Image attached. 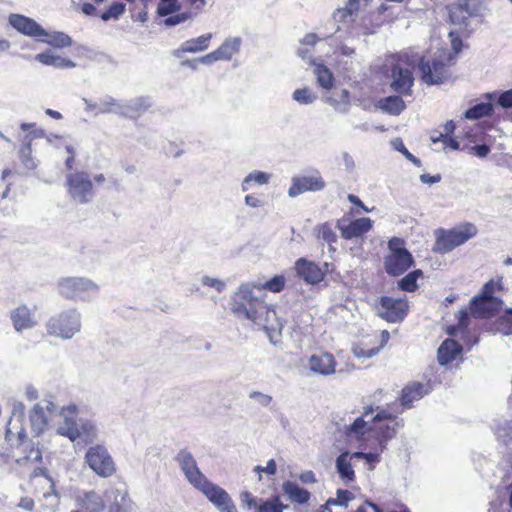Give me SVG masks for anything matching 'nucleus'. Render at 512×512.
<instances>
[{
	"instance_id": "nucleus-30",
	"label": "nucleus",
	"mask_w": 512,
	"mask_h": 512,
	"mask_svg": "<svg viewBox=\"0 0 512 512\" xmlns=\"http://www.w3.org/2000/svg\"><path fill=\"white\" fill-rule=\"evenodd\" d=\"M485 98L487 102H480L468 108L464 112V117L469 120H478L493 114L494 106L492 101L494 100L495 95L493 93H486Z\"/></svg>"
},
{
	"instance_id": "nucleus-1",
	"label": "nucleus",
	"mask_w": 512,
	"mask_h": 512,
	"mask_svg": "<svg viewBox=\"0 0 512 512\" xmlns=\"http://www.w3.org/2000/svg\"><path fill=\"white\" fill-rule=\"evenodd\" d=\"M403 427L402 420H397L387 409L373 405L364 407L361 416L345 426L344 434L348 441H356L368 452H377L378 458L387 449V444L395 438L397 430Z\"/></svg>"
},
{
	"instance_id": "nucleus-55",
	"label": "nucleus",
	"mask_w": 512,
	"mask_h": 512,
	"mask_svg": "<svg viewBox=\"0 0 512 512\" xmlns=\"http://www.w3.org/2000/svg\"><path fill=\"white\" fill-rule=\"evenodd\" d=\"M496 289L501 290L502 284L499 282H494L493 280H490L483 285L481 292L478 296H480V297H495L493 295V293Z\"/></svg>"
},
{
	"instance_id": "nucleus-32",
	"label": "nucleus",
	"mask_w": 512,
	"mask_h": 512,
	"mask_svg": "<svg viewBox=\"0 0 512 512\" xmlns=\"http://www.w3.org/2000/svg\"><path fill=\"white\" fill-rule=\"evenodd\" d=\"M35 60L46 66H52L54 68H74L76 64L67 58H63L59 55H55L51 50L39 53L35 56Z\"/></svg>"
},
{
	"instance_id": "nucleus-46",
	"label": "nucleus",
	"mask_w": 512,
	"mask_h": 512,
	"mask_svg": "<svg viewBox=\"0 0 512 512\" xmlns=\"http://www.w3.org/2000/svg\"><path fill=\"white\" fill-rule=\"evenodd\" d=\"M391 144L396 151L400 152L406 159L411 161L416 167L422 166L421 160L409 152L401 138L394 139L391 142Z\"/></svg>"
},
{
	"instance_id": "nucleus-12",
	"label": "nucleus",
	"mask_w": 512,
	"mask_h": 512,
	"mask_svg": "<svg viewBox=\"0 0 512 512\" xmlns=\"http://www.w3.org/2000/svg\"><path fill=\"white\" fill-rule=\"evenodd\" d=\"M408 313V303L404 299L382 296L379 299L377 315L387 322L399 323Z\"/></svg>"
},
{
	"instance_id": "nucleus-4",
	"label": "nucleus",
	"mask_w": 512,
	"mask_h": 512,
	"mask_svg": "<svg viewBox=\"0 0 512 512\" xmlns=\"http://www.w3.org/2000/svg\"><path fill=\"white\" fill-rule=\"evenodd\" d=\"M454 56L448 50H438L430 58L421 57L418 68L421 79L427 85H439L449 77V67L453 64Z\"/></svg>"
},
{
	"instance_id": "nucleus-49",
	"label": "nucleus",
	"mask_w": 512,
	"mask_h": 512,
	"mask_svg": "<svg viewBox=\"0 0 512 512\" xmlns=\"http://www.w3.org/2000/svg\"><path fill=\"white\" fill-rule=\"evenodd\" d=\"M285 278L282 275H275L270 280L266 281L262 288L271 292H280L284 289Z\"/></svg>"
},
{
	"instance_id": "nucleus-42",
	"label": "nucleus",
	"mask_w": 512,
	"mask_h": 512,
	"mask_svg": "<svg viewBox=\"0 0 512 512\" xmlns=\"http://www.w3.org/2000/svg\"><path fill=\"white\" fill-rule=\"evenodd\" d=\"M121 105L122 102L107 95L99 101L97 114L114 113L121 116Z\"/></svg>"
},
{
	"instance_id": "nucleus-31",
	"label": "nucleus",
	"mask_w": 512,
	"mask_h": 512,
	"mask_svg": "<svg viewBox=\"0 0 512 512\" xmlns=\"http://www.w3.org/2000/svg\"><path fill=\"white\" fill-rule=\"evenodd\" d=\"M282 491L288 500L294 504H306L310 500V492L300 487L297 482H283Z\"/></svg>"
},
{
	"instance_id": "nucleus-33",
	"label": "nucleus",
	"mask_w": 512,
	"mask_h": 512,
	"mask_svg": "<svg viewBox=\"0 0 512 512\" xmlns=\"http://www.w3.org/2000/svg\"><path fill=\"white\" fill-rule=\"evenodd\" d=\"M11 320L16 331L32 328L35 325L30 310L26 306L17 307L11 312Z\"/></svg>"
},
{
	"instance_id": "nucleus-6",
	"label": "nucleus",
	"mask_w": 512,
	"mask_h": 512,
	"mask_svg": "<svg viewBox=\"0 0 512 512\" xmlns=\"http://www.w3.org/2000/svg\"><path fill=\"white\" fill-rule=\"evenodd\" d=\"M81 326L80 312L76 308H70L52 316L46 324V329L49 335L70 340L80 332Z\"/></svg>"
},
{
	"instance_id": "nucleus-38",
	"label": "nucleus",
	"mask_w": 512,
	"mask_h": 512,
	"mask_svg": "<svg viewBox=\"0 0 512 512\" xmlns=\"http://www.w3.org/2000/svg\"><path fill=\"white\" fill-rule=\"evenodd\" d=\"M314 74L317 78V83L323 89H331L334 84V76L330 69L322 63L315 64Z\"/></svg>"
},
{
	"instance_id": "nucleus-25",
	"label": "nucleus",
	"mask_w": 512,
	"mask_h": 512,
	"mask_svg": "<svg viewBox=\"0 0 512 512\" xmlns=\"http://www.w3.org/2000/svg\"><path fill=\"white\" fill-rule=\"evenodd\" d=\"M77 509L71 512H99L103 507V499L94 491L79 492L75 495Z\"/></svg>"
},
{
	"instance_id": "nucleus-44",
	"label": "nucleus",
	"mask_w": 512,
	"mask_h": 512,
	"mask_svg": "<svg viewBox=\"0 0 512 512\" xmlns=\"http://www.w3.org/2000/svg\"><path fill=\"white\" fill-rule=\"evenodd\" d=\"M125 9L126 5L123 2H114L100 14V18L104 22L109 20H118L125 12Z\"/></svg>"
},
{
	"instance_id": "nucleus-17",
	"label": "nucleus",
	"mask_w": 512,
	"mask_h": 512,
	"mask_svg": "<svg viewBox=\"0 0 512 512\" xmlns=\"http://www.w3.org/2000/svg\"><path fill=\"white\" fill-rule=\"evenodd\" d=\"M503 306L499 297L474 296L470 302V311L475 318H489L496 315Z\"/></svg>"
},
{
	"instance_id": "nucleus-56",
	"label": "nucleus",
	"mask_w": 512,
	"mask_h": 512,
	"mask_svg": "<svg viewBox=\"0 0 512 512\" xmlns=\"http://www.w3.org/2000/svg\"><path fill=\"white\" fill-rule=\"evenodd\" d=\"M249 398L255 400L259 405L267 407L272 402V396L259 391L249 393Z\"/></svg>"
},
{
	"instance_id": "nucleus-58",
	"label": "nucleus",
	"mask_w": 512,
	"mask_h": 512,
	"mask_svg": "<svg viewBox=\"0 0 512 512\" xmlns=\"http://www.w3.org/2000/svg\"><path fill=\"white\" fill-rule=\"evenodd\" d=\"M497 105L502 108L512 107V89L503 91L496 99Z\"/></svg>"
},
{
	"instance_id": "nucleus-26",
	"label": "nucleus",
	"mask_w": 512,
	"mask_h": 512,
	"mask_svg": "<svg viewBox=\"0 0 512 512\" xmlns=\"http://www.w3.org/2000/svg\"><path fill=\"white\" fill-rule=\"evenodd\" d=\"M212 38V34H204L197 38L187 40L181 46L175 49L172 54L178 59H182L185 53H197L204 51L208 47V42Z\"/></svg>"
},
{
	"instance_id": "nucleus-11",
	"label": "nucleus",
	"mask_w": 512,
	"mask_h": 512,
	"mask_svg": "<svg viewBox=\"0 0 512 512\" xmlns=\"http://www.w3.org/2000/svg\"><path fill=\"white\" fill-rule=\"evenodd\" d=\"M89 467L100 477H111L115 472L114 461L108 450L102 445L90 447L85 455Z\"/></svg>"
},
{
	"instance_id": "nucleus-23",
	"label": "nucleus",
	"mask_w": 512,
	"mask_h": 512,
	"mask_svg": "<svg viewBox=\"0 0 512 512\" xmlns=\"http://www.w3.org/2000/svg\"><path fill=\"white\" fill-rule=\"evenodd\" d=\"M176 461L187 480H207L199 470L193 455L187 449L178 452Z\"/></svg>"
},
{
	"instance_id": "nucleus-8",
	"label": "nucleus",
	"mask_w": 512,
	"mask_h": 512,
	"mask_svg": "<svg viewBox=\"0 0 512 512\" xmlns=\"http://www.w3.org/2000/svg\"><path fill=\"white\" fill-rule=\"evenodd\" d=\"M60 295L73 301H87L98 293V285L86 277H66L58 282Z\"/></svg>"
},
{
	"instance_id": "nucleus-61",
	"label": "nucleus",
	"mask_w": 512,
	"mask_h": 512,
	"mask_svg": "<svg viewBox=\"0 0 512 512\" xmlns=\"http://www.w3.org/2000/svg\"><path fill=\"white\" fill-rule=\"evenodd\" d=\"M351 17V11L344 8V9H337L333 13V20L335 22H345L347 18Z\"/></svg>"
},
{
	"instance_id": "nucleus-64",
	"label": "nucleus",
	"mask_w": 512,
	"mask_h": 512,
	"mask_svg": "<svg viewBox=\"0 0 512 512\" xmlns=\"http://www.w3.org/2000/svg\"><path fill=\"white\" fill-rule=\"evenodd\" d=\"M420 181L424 184H435V183H438L441 181V175L440 174H435V175L421 174Z\"/></svg>"
},
{
	"instance_id": "nucleus-3",
	"label": "nucleus",
	"mask_w": 512,
	"mask_h": 512,
	"mask_svg": "<svg viewBox=\"0 0 512 512\" xmlns=\"http://www.w3.org/2000/svg\"><path fill=\"white\" fill-rule=\"evenodd\" d=\"M229 305L235 317L251 320L255 323L271 313L264 299L254 294L253 286L250 283L239 286L232 295ZM272 313L275 312L272 311Z\"/></svg>"
},
{
	"instance_id": "nucleus-34",
	"label": "nucleus",
	"mask_w": 512,
	"mask_h": 512,
	"mask_svg": "<svg viewBox=\"0 0 512 512\" xmlns=\"http://www.w3.org/2000/svg\"><path fill=\"white\" fill-rule=\"evenodd\" d=\"M29 422L36 435L43 433L48 424V418L44 411V407L40 404H35L29 413Z\"/></svg>"
},
{
	"instance_id": "nucleus-14",
	"label": "nucleus",
	"mask_w": 512,
	"mask_h": 512,
	"mask_svg": "<svg viewBox=\"0 0 512 512\" xmlns=\"http://www.w3.org/2000/svg\"><path fill=\"white\" fill-rule=\"evenodd\" d=\"M329 264L323 263L322 266L310 261L306 258H299L295 262V269L297 274L308 284L320 283L328 270Z\"/></svg>"
},
{
	"instance_id": "nucleus-29",
	"label": "nucleus",
	"mask_w": 512,
	"mask_h": 512,
	"mask_svg": "<svg viewBox=\"0 0 512 512\" xmlns=\"http://www.w3.org/2000/svg\"><path fill=\"white\" fill-rule=\"evenodd\" d=\"M16 433L20 440V447L22 448V450L25 451L27 448H30L27 455L16 460L17 463L20 465L27 463H31L32 465H34L36 462L41 461V451L39 450V448H35L33 444L27 441V435L24 428L20 427V429L17 430Z\"/></svg>"
},
{
	"instance_id": "nucleus-35",
	"label": "nucleus",
	"mask_w": 512,
	"mask_h": 512,
	"mask_svg": "<svg viewBox=\"0 0 512 512\" xmlns=\"http://www.w3.org/2000/svg\"><path fill=\"white\" fill-rule=\"evenodd\" d=\"M378 107L390 115H399L406 105L400 96L391 95L380 99Z\"/></svg>"
},
{
	"instance_id": "nucleus-57",
	"label": "nucleus",
	"mask_w": 512,
	"mask_h": 512,
	"mask_svg": "<svg viewBox=\"0 0 512 512\" xmlns=\"http://www.w3.org/2000/svg\"><path fill=\"white\" fill-rule=\"evenodd\" d=\"M201 283L204 286H210V287L215 288L219 293L222 292L225 288V283L222 280L217 279V278H212L209 276H203L201 278Z\"/></svg>"
},
{
	"instance_id": "nucleus-52",
	"label": "nucleus",
	"mask_w": 512,
	"mask_h": 512,
	"mask_svg": "<svg viewBox=\"0 0 512 512\" xmlns=\"http://www.w3.org/2000/svg\"><path fill=\"white\" fill-rule=\"evenodd\" d=\"M191 17H192L191 13H188V12L178 13V14L174 13V14L166 16V18L164 20V25L167 27H173V26H176L178 24H181V23L187 21Z\"/></svg>"
},
{
	"instance_id": "nucleus-21",
	"label": "nucleus",
	"mask_w": 512,
	"mask_h": 512,
	"mask_svg": "<svg viewBox=\"0 0 512 512\" xmlns=\"http://www.w3.org/2000/svg\"><path fill=\"white\" fill-rule=\"evenodd\" d=\"M342 223L343 220H338L336 228L340 230L341 236L346 240L361 237L371 230L373 224L372 220L368 217L355 219L346 226Z\"/></svg>"
},
{
	"instance_id": "nucleus-36",
	"label": "nucleus",
	"mask_w": 512,
	"mask_h": 512,
	"mask_svg": "<svg viewBox=\"0 0 512 512\" xmlns=\"http://www.w3.org/2000/svg\"><path fill=\"white\" fill-rule=\"evenodd\" d=\"M24 412H25L24 404L20 401L13 400L12 401L11 417L8 422V427H7V432H6L7 436L14 434L12 429H15V430L18 429L16 424H19V425L22 424V421L24 419Z\"/></svg>"
},
{
	"instance_id": "nucleus-43",
	"label": "nucleus",
	"mask_w": 512,
	"mask_h": 512,
	"mask_svg": "<svg viewBox=\"0 0 512 512\" xmlns=\"http://www.w3.org/2000/svg\"><path fill=\"white\" fill-rule=\"evenodd\" d=\"M317 236L329 245L330 251H335L332 244L337 242L338 237L330 223L325 222L319 225L317 227Z\"/></svg>"
},
{
	"instance_id": "nucleus-48",
	"label": "nucleus",
	"mask_w": 512,
	"mask_h": 512,
	"mask_svg": "<svg viewBox=\"0 0 512 512\" xmlns=\"http://www.w3.org/2000/svg\"><path fill=\"white\" fill-rule=\"evenodd\" d=\"M32 149L30 141L24 143L19 150V158L25 168L32 170L36 167V163L31 157Z\"/></svg>"
},
{
	"instance_id": "nucleus-24",
	"label": "nucleus",
	"mask_w": 512,
	"mask_h": 512,
	"mask_svg": "<svg viewBox=\"0 0 512 512\" xmlns=\"http://www.w3.org/2000/svg\"><path fill=\"white\" fill-rule=\"evenodd\" d=\"M309 368L312 372L320 375H331L335 373L336 360L331 353L323 352L314 354L309 358Z\"/></svg>"
},
{
	"instance_id": "nucleus-20",
	"label": "nucleus",
	"mask_w": 512,
	"mask_h": 512,
	"mask_svg": "<svg viewBox=\"0 0 512 512\" xmlns=\"http://www.w3.org/2000/svg\"><path fill=\"white\" fill-rule=\"evenodd\" d=\"M391 77L392 82L390 86L393 91L402 95H411L414 77L410 70L394 65L391 70Z\"/></svg>"
},
{
	"instance_id": "nucleus-16",
	"label": "nucleus",
	"mask_w": 512,
	"mask_h": 512,
	"mask_svg": "<svg viewBox=\"0 0 512 512\" xmlns=\"http://www.w3.org/2000/svg\"><path fill=\"white\" fill-rule=\"evenodd\" d=\"M414 265V258L408 249L394 251L384 259V268L388 275L399 276Z\"/></svg>"
},
{
	"instance_id": "nucleus-54",
	"label": "nucleus",
	"mask_w": 512,
	"mask_h": 512,
	"mask_svg": "<svg viewBox=\"0 0 512 512\" xmlns=\"http://www.w3.org/2000/svg\"><path fill=\"white\" fill-rule=\"evenodd\" d=\"M380 351L379 347L374 348H364L362 346H357L353 349V353L357 358H365L369 359L377 355Z\"/></svg>"
},
{
	"instance_id": "nucleus-9",
	"label": "nucleus",
	"mask_w": 512,
	"mask_h": 512,
	"mask_svg": "<svg viewBox=\"0 0 512 512\" xmlns=\"http://www.w3.org/2000/svg\"><path fill=\"white\" fill-rule=\"evenodd\" d=\"M66 186L69 196L77 203L87 204L94 197L93 184L87 172L75 171L67 174Z\"/></svg>"
},
{
	"instance_id": "nucleus-59",
	"label": "nucleus",
	"mask_w": 512,
	"mask_h": 512,
	"mask_svg": "<svg viewBox=\"0 0 512 512\" xmlns=\"http://www.w3.org/2000/svg\"><path fill=\"white\" fill-rule=\"evenodd\" d=\"M471 153L478 158H485L491 151L486 144H476L470 148Z\"/></svg>"
},
{
	"instance_id": "nucleus-7",
	"label": "nucleus",
	"mask_w": 512,
	"mask_h": 512,
	"mask_svg": "<svg viewBox=\"0 0 512 512\" xmlns=\"http://www.w3.org/2000/svg\"><path fill=\"white\" fill-rule=\"evenodd\" d=\"M379 462L380 458H378L377 452L358 451L350 453L345 451L337 457L335 464L342 480H354L355 474L353 467H356L358 463L367 466L368 470H373Z\"/></svg>"
},
{
	"instance_id": "nucleus-39",
	"label": "nucleus",
	"mask_w": 512,
	"mask_h": 512,
	"mask_svg": "<svg viewBox=\"0 0 512 512\" xmlns=\"http://www.w3.org/2000/svg\"><path fill=\"white\" fill-rule=\"evenodd\" d=\"M492 329L506 336L512 335V308H507L503 315L495 319Z\"/></svg>"
},
{
	"instance_id": "nucleus-28",
	"label": "nucleus",
	"mask_w": 512,
	"mask_h": 512,
	"mask_svg": "<svg viewBox=\"0 0 512 512\" xmlns=\"http://www.w3.org/2000/svg\"><path fill=\"white\" fill-rule=\"evenodd\" d=\"M429 393L427 385L420 382H414L406 386L401 393L400 402L404 408H411L414 401L423 398Z\"/></svg>"
},
{
	"instance_id": "nucleus-45",
	"label": "nucleus",
	"mask_w": 512,
	"mask_h": 512,
	"mask_svg": "<svg viewBox=\"0 0 512 512\" xmlns=\"http://www.w3.org/2000/svg\"><path fill=\"white\" fill-rule=\"evenodd\" d=\"M181 9V4L178 0H159L156 13L160 17L177 13Z\"/></svg>"
},
{
	"instance_id": "nucleus-5",
	"label": "nucleus",
	"mask_w": 512,
	"mask_h": 512,
	"mask_svg": "<svg viewBox=\"0 0 512 512\" xmlns=\"http://www.w3.org/2000/svg\"><path fill=\"white\" fill-rule=\"evenodd\" d=\"M435 233L436 241L434 251L440 254H446L475 237L478 233V229L476 225L471 222H463L451 229L439 228Z\"/></svg>"
},
{
	"instance_id": "nucleus-27",
	"label": "nucleus",
	"mask_w": 512,
	"mask_h": 512,
	"mask_svg": "<svg viewBox=\"0 0 512 512\" xmlns=\"http://www.w3.org/2000/svg\"><path fill=\"white\" fill-rule=\"evenodd\" d=\"M462 353V346L454 339H445L437 351L438 363L441 366L453 362Z\"/></svg>"
},
{
	"instance_id": "nucleus-10",
	"label": "nucleus",
	"mask_w": 512,
	"mask_h": 512,
	"mask_svg": "<svg viewBox=\"0 0 512 512\" xmlns=\"http://www.w3.org/2000/svg\"><path fill=\"white\" fill-rule=\"evenodd\" d=\"M449 21L453 25L467 28L469 18L477 17L481 14V0H457L447 7Z\"/></svg>"
},
{
	"instance_id": "nucleus-15",
	"label": "nucleus",
	"mask_w": 512,
	"mask_h": 512,
	"mask_svg": "<svg viewBox=\"0 0 512 512\" xmlns=\"http://www.w3.org/2000/svg\"><path fill=\"white\" fill-rule=\"evenodd\" d=\"M9 24L19 33L27 37L41 41L43 35H47V31L33 18L22 14H10L8 17Z\"/></svg>"
},
{
	"instance_id": "nucleus-60",
	"label": "nucleus",
	"mask_w": 512,
	"mask_h": 512,
	"mask_svg": "<svg viewBox=\"0 0 512 512\" xmlns=\"http://www.w3.org/2000/svg\"><path fill=\"white\" fill-rule=\"evenodd\" d=\"M404 241L401 238L393 237L388 241V248L390 253L393 254L394 251H400L406 249L404 246Z\"/></svg>"
},
{
	"instance_id": "nucleus-18",
	"label": "nucleus",
	"mask_w": 512,
	"mask_h": 512,
	"mask_svg": "<svg viewBox=\"0 0 512 512\" xmlns=\"http://www.w3.org/2000/svg\"><path fill=\"white\" fill-rule=\"evenodd\" d=\"M241 502L248 509H255L256 512H283L288 508V505H284L279 495H273L267 500H260L257 503L256 499L248 491L242 492L240 495Z\"/></svg>"
},
{
	"instance_id": "nucleus-22",
	"label": "nucleus",
	"mask_w": 512,
	"mask_h": 512,
	"mask_svg": "<svg viewBox=\"0 0 512 512\" xmlns=\"http://www.w3.org/2000/svg\"><path fill=\"white\" fill-rule=\"evenodd\" d=\"M153 103L149 96H139L122 102L121 117L138 119L142 114L152 107Z\"/></svg>"
},
{
	"instance_id": "nucleus-62",
	"label": "nucleus",
	"mask_w": 512,
	"mask_h": 512,
	"mask_svg": "<svg viewBox=\"0 0 512 512\" xmlns=\"http://www.w3.org/2000/svg\"><path fill=\"white\" fill-rule=\"evenodd\" d=\"M198 59H199V63L206 64V65L212 64L213 62L220 60L219 54L217 53L216 50L207 55L199 57Z\"/></svg>"
},
{
	"instance_id": "nucleus-19",
	"label": "nucleus",
	"mask_w": 512,
	"mask_h": 512,
	"mask_svg": "<svg viewBox=\"0 0 512 512\" xmlns=\"http://www.w3.org/2000/svg\"><path fill=\"white\" fill-rule=\"evenodd\" d=\"M325 186V181L319 175L294 177L292 178V184L288 190V195L291 198H295L307 191H321Z\"/></svg>"
},
{
	"instance_id": "nucleus-13",
	"label": "nucleus",
	"mask_w": 512,
	"mask_h": 512,
	"mask_svg": "<svg viewBox=\"0 0 512 512\" xmlns=\"http://www.w3.org/2000/svg\"><path fill=\"white\" fill-rule=\"evenodd\" d=\"M195 488L201 491L221 512H238L229 495L212 482H193Z\"/></svg>"
},
{
	"instance_id": "nucleus-63",
	"label": "nucleus",
	"mask_w": 512,
	"mask_h": 512,
	"mask_svg": "<svg viewBox=\"0 0 512 512\" xmlns=\"http://www.w3.org/2000/svg\"><path fill=\"white\" fill-rule=\"evenodd\" d=\"M342 158H343L345 170L347 172H352L355 168V162H354L352 156L348 152H343Z\"/></svg>"
},
{
	"instance_id": "nucleus-47",
	"label": "nucleus",
	"mask_w": 512,
	"mask_h": 512,
	"mask_svg": "<svg viewBox=\"0 0 512 512\" xmlns=\"http://www.w3.org/2000/svg\"><path fill=\"white\" fill-rule=\"evenodd\" d=\"M316 98L309 88L296 89L292 94V99L303 105L312 104Z\"/></svg>"
},
{
	"instance_id": "nucleus-51",
	"label": "nucleus",
	"mask_w": 512,
	"mask_h": 512,
	"mask_svg": "<svg viewBox=\"0 0 512 512\" xmlns=\"http://www.w3.org/2000/svg\"><path fill=\"white\" fill-rule=\"evenodd\" d=\"M497 435L506 444L512 443V420L504 421L497 429Z\"/></svg>"
},
{
	"instance_id": "nucleus-41",
	"label": "nucleus",
	"mask_w": 512,
	"mask_h": 512,
	"mask_svg": "<svg viewBox=\"0 0 512 512\" xmlns=\"http://www.w3.org/2000/svg\"><path fill=\"white\" fill-rule=\"evenodd\" d=\"M271 174L263 171L254 170L249 173L242 181L241 190L246 192L250 189L252 183L256 185H265L269 183Z\"/></svg>"
},
{
	"instance_id": "nucleus-53",
	"label": "nucleus",
	"mask_w": 512,
	"mask_h": 512,
	"mask_svg": "<svg viewBox=\"0 0 512 512\" xmlns=\"http://www.w3.org/2000/svg\"><path fill=\"white\" fill-rule=\"evenodd\" d=\"M354 498V494L349 490H341L337 491L336 498H329L328 503H333V505H347V503Z\"/></svg>"
},
{
	"instance_id": "nucleus-50",
	"label": "nucleus",
	"mask_w": 512,
	"mask_h": 512,
	"mask_svg": "<svg viewBox=\"0 0 512 512\" xmlns=\"http://www.w3.org/2000/svg\"><path fill=\"white\" fill-rule=\"evenodd\" d=\"M397 286L400 290L406 292H414L418 288L417 281L410 273L401 278L398 281Z\"/></svg>"
},
{
	"instance_id": "nucleus-2",
	"label": "nucleus",
	"mask_w": 512,
	"mask_h": 512,
	"mask_svg": "<svg viewBox=\"0 0 512 512\" xmlns=\"http://www.w3.org/2000/svg\"><path fill=\"white\" fill-rule=\"evenodd\" d=\"M44 411L50 415L59 414L63 422L59 423L57 433L74 442L78 439L85 443L93 442L97 436V428L93 421L78 417L79 408L75 404L58 407L54 402L47 401Z\"/></svg>"
},
{
	"instance_id": "nucleus-40",
	"label": "nucleus",
	"mask_w": 512,
	"mask_h": 512,
	"mask_svg": "<svg viewBox=\"0 0 512 512\" xmlns=\"http://www.w3.org/2000/svg\"><path fill=\"white\" fill-rule=\"evenodd\" d=\"M240 45L241 39L238 37L226 39L223 44L216 49L220 60H230L232 56L239 51Z\"/></svg>"
},
{
	"instance_id": "nucleus-37",
	"label": "nucleus",
	"mask_w": 512,
	"mask_h": 512,
	"mask_svg": "<svg viewBox=\"0 0 512 512\" xmlns=\"http://www.w3.org/2000/svg\"><path fill=\"white\" fill-rule=\"evenodd\" d=\"M40 42L46 43L56 48H65L69 47L72 44V39L69 35L65 34L64 32L55 31L49 33L47 31V35H43Z\"/></svg>"
}]
</instances>
